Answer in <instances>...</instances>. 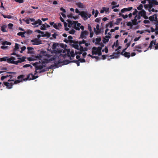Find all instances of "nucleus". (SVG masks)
I'll return each instance as SVG.
<instances>
[{"mask_svg": "<svg viewBox=\"0 0 158 158\" xmlns=\"http://www.w3.org/2000/svg\"><path fill=\"white\" fill-rule=\"evenodd\" d=\"M146 13L142 9L138 12V14L141 17H143L145 19H148V17L146 15Z\"/></svg>", "mask_w": 158, "mask_h": 158, "instance_id": "39448f33", "label": "nucleus"}, {"mask_svg": "<svg viewBox=\"0 0 158 158\" xmlns=\"http://www.w3.org/2000/svg\"><path fill=\"white\" fill-rule=\"evenodd\" d=\"M138 12V11L136 9H135V11L133 12L132 15H136V13Z\"/></svg>", "mask_w": 158, "mask_h": 158, "instance_id": "774afa93", "label": "nucleus"}, {"mask_svg": "<svg viewBox=\"0 0 158 158\" xmlns=\"http://www.w3.org/2000/svg\"><path fill=\"white\" fill-rule=\"evenodd\" d=\"M1 30L3 32H7V31L6 30V29L7 27V26L6 25H3L1 27Z\"/></svg>", "mask_w": 158, "mask_h": 158, "instance_id": "5701e85b", "label": "nucleus"}, {"mask_svg": "<svg viewBox=\"0 0 158 158\" xmlns=\"http://www.w3.org/2000/svg\"><path fill=\"white\" fill-rule=\"evenodd\" d=\"M15 1L18 2L20 3H22L23 2V0H15Z\"/></svg>", "mask_w": 158, "mask_h": 158, "instance_id": "69168bd1", "label": "nucleus"}, {"mask_svg": "<svg viewBox=\"0 0 158 158\" xmlns=\"http://www.w3.org/2000/svg\"><path fill=\"white\" fill-rule=\"evenodd\" d=\"M19 44H18L16 43L15 44V48L14 49V51H16L18 50L19 49Z\"/></svg>", "mask_w": 158, "mask_h": 158, "instance_id": "c756f323", "label": "nucleus"}, {"mask_svg": "<svg viewBox=\"0 0 158 158\" xmlns=\"http://www.w3.org/2000/svg\"><path fill=\"white\" fill-rule=\"evenodd\" d=\"M104 51L106 53H107L108 52V50L107 47H106L105 48L104 50L103 49L102 50V52H104Z\"/></svg>", "mask_w": 158, "mask_h": 158, "instance_id": "e2e57ef3", "label": "nucleus"}, {"mask_svg": "<svg viewBox=\"0 0 158 158\" xmlns=\"http://www.w3.org/2000/svg\"><path fill=\"white\" fill-rule=\"evenodd\" d=\"M25 76L23 75H21L19 76L17 78L18 79H22V80H23V79H24L23 78Z\"/></svg>", "mask_w": 158, "mask_h": 158, "instance_id": "603ef678", "label": "nucleus"}, {"mask_svg": "<svg viewBox=\"0 0 158 158\" xmlns=\"http://www.w3.org/2000/svg\"><path fill=\"white\" fill-rule=\"evenodd\" d=\"M9 77V75H6V76H2L1 77V79L2 81H3L5 78H7V77Z\"/></svg>", "mask_w": 158, "mask_h": 158, "instance_id": "3c124183", "label": "nucleus"}, {"mask_svg": "<svg viewBox=\"0 0 158 158\" xmlns=\"http://www.w3.org/2000/svg\"><path fill=\"white\" fill-rule=\"evenodd\" d=\"M58 35V34L56 32L54 33L52 35V36L54 39L56 38V36Z\"/></svg>", "mask_w": 158, "mask_h": 158, "instance_id": "680f3d73", "label": "nucleus"}, {"mask_svg": "<svg viewBox=\"0 0 158 158\" xmlns=\"http://www.w3.org/2000/svg\"><path fill=\"white\" fill-rule=\"evenodd\" d=\"M31 42L32 43V44L34 45H38L41 44V41L36 39L33 40H31Z\"/></svg>", "mask_w": 158, "mask_h": 158, "instance_id": "9b49d317", "label": "nucleus"}, {"mask_svg": "<svg viewBox=\"0 0 158 158\" xmlns=\"http://www.w3.org/2000/svg\"><path fill=\"white\" fill-rule=\"evenodd\" d=\"M109 27L110 28H111V27H112V26H113V23H112V22H111V21L110 22L108 23V24H107L106 25V27H108L109 26Z\"/></svg>", "mask_w": 158, "mask_h": 158, "instance_id": "09e8293b", "label": "nucleus"}, {"mask_svg": "<svg viewBox=\"0 0 158 158\" xmlns=\"http://www.w3.org/2000/svg\"><path fill=\"white\" fill-rule=\"evenodd\" d=\"M66 21L69 23V24H68V27H72V21L69 19L67 20Z\"/></svg>", "mask_w": 158, "mask_h": 158, "instance_id": "ea45409f", "label": "nucleus"}, {"mask_svg": "<svg viewBox=\"0 0 158 158\" xmlns=\"http://www.w3.org/2000/svg\"><path fill=\"white\" fill-rule=\"evenodd\" d=\"M120 52L118 51L116 52H114L112 55H111L110 56H114V57L111 58V59L113 58L114 57L118 58L120 56Z\"/></svg>", "mask_w": 158, "mask_h": 158, "instance_id": "f8f14e48", "label": "nucleus"}, {"mask_svg": "<svg viewBox=\"0 0 158 158\" xmlns=\"http://www.w3.org/2000/svg\"><path fill=\"white\" fill-rule=\"evenodd\" d=\"M87 41L84 40H83L81 41H79V45H81L82 44H84Z\"/></svg>", "mask_w": 158, "mask_h": 158, "instance_id": "de8ad7c7", "label": "nucleus"}, {"mask_svg": "<svg viewBox=\"0 0 158 158\" xmlns=\"http://www.w3.org/2000/svg\"><path fill=\"white\" fill-rule=\"evenodd\" d=\"M26 59V57L24 56H23L22 58L18 57V59H19V60L17 61H16V65H18L19 63H21L22 62H24L25 61V59Z\"/></svg>", "mask_w": 158, "mask_h": 158, "instance_id": "ddd939ff", "label": "nucleus"}, {"mask_svg": "<svg viewBox=\"0 0 158 158\" xmlns=\"http://www.w3.org/2000/svg\"><path fill=\"white\" fill-rule=\"evenodd\" d=\"M75 31H76L75 30H74L73 29H72L71 30H70L69 31V33L70 34H74V33H75Z\"/></svg>", "mask_w": 158, "mask_h": 158, "instance_id": "5fc2aeb1", "label": "nucleus"}, {"mask_svg": "<svg viewBox=\"0 0 158 158\" xmlns=\"http://www.w3.org/2000/svg\"><path fill=\"white\" fill-rule=\"evenodd\" d=\"M13 59L12 58L11 56L10 58L9 57L7 59V62L9 63H10L11 64H15L16 65V61H14L13 60Z\"/></svg>", "mask_w": 158, "mask_h": 158, "instance_id": "dca6fc26", "label": "nucleus"}, {"mask_svg": "<svg viewBox=\"0 0 158 158\" xmlns=\"http://www.w3.org/2000/svg\"><path fill=\"white\" fill-rule=\"evenodd\" d=\"M134 48L135 49L133 51H136L139 52H142V51L141 50H139V49H142V44H139L138 45H136L135 46Z\"/></svg>", "mask_w": 158, "mask_h": 158, "instance_id": "1a4fd4ad", "label": "nucleus"}, {"mask_svg": "<svg viewBox=\"0 0 158 158\" xmlns=\"http://www.w3.org/2000/svg\"><path fill=\"white\" fill-rule=\"evenodd\" d=\"M13 25L12 23H10L8 24V27L9 28L12 29V27H13Z\"/></svg>", "mask_w": 158, "mask_h": 158, "instance_id": "052dcab7", "label": "nucleus"}, {"mask_svg": "<svg viewBox=\"0 0 158 158\" xmlns=\"http://www.w3.org/2000/svg\"><path fill=\"white\" fill-rule=\"evenodd\" d=\"M156 40H154V42L153 43V44L156 46L155 47V48L156 50H157L158 49V43L156 44Z\"/></svg>", "mask_w": 158, "mask_h": 158, "instance_id": "a19ab883", "label": "nucleus"}, {"mask_svg": "<svg viewBox=\"0 0 158 158\" xmlns=\"http://www.w3.org/2000/svg\"><path fill=\"white\" fill-rule=\"evenodd\" d=\"M42 26L40 27V29L42 30H45L46 29V27L45 24H43L41 25Z\"/></svg>", "mask_w": 158, "mask_h": 158, "instance_id": "72a5a7b5", "label": "nucleus"}, {"mask_svg": "<svg viewBox=\"0 0 158 158\" xmlns=\"http://www.w3.org/2000/svg\"><path fill=\"white\" fill-rule=\"evenodd\" d=\"M88 29L91 32L92 31V28L91 26L89 24H88Z\"/></svg>", "mask_w": 158, "mask_h": 158, "instance_id": "338daca9", "label": "nucleus"}, {"mask_svg": "<svg viewBox=\"0 0 158 158\" xmlns=\"http://www.w3.org/2000/svg\"><path fill=\"white\" fill-rule=\"evenodd\" d=\"M44 68L41 69L40 71H38V72L39 73H43L45 72V71H47L48 70V69H49V68H48L47 67H44Z\"/></svg>", "mask_w": 158, "mask_h": 158, "instance_id": "aec40b11", "label": "nucleus"}, {"mask_svg": "<svg viewBox=\"0 0 158 158\" xmlns=\"http://www.w3.org/2000/svg\"><path fill=\"white\" fill-rule=\"evenodd\" d=\"M144 7L145 9H148V11H150V9L152 8L151 6H150V2H148V4H145L144 5Z\"/></svg>", "mask_w": 158, "mask_h": 158, "instance_id": "6ab92c4d", "label": "nucleus"}, {"mask_svg": "<svg viewBox=\"0 0 158 158\" xmlns=\"http://www.w3.org/2000/svg\"><path fill=\"white\" fill-rule=\"evenodd\" d=\"M102 9H104V11H106V12H107L109 10V8L103 7Z\"/></svg>", "mask_w": 158, "mask_h": 158, "instance_id": "0e129e2a", "label": "nucleus"}, {"mask_svg": "<svg viewBox=\"0 0 158 158\" xmlns=\"http://www.w3.org/2000/svg\"><path fill=\"white\" fill-rule=\"evenodd\" d=\"M71 62V61L69 60H66L64 61V63L65 64H67Z\"/></svg>", "mask_w": 158, "mask_h": 158, "instance_id": "864d4df0", "label": "nucleus"}, {"mask_svg": "<svg viewBox=\"0 0 158 158\" xmlns=\"http://www.w3.org/2000/svg\"><path fill=\"white\" fill-rule=\"evenodd\" d=\"M154 40H153L150 43V44H149V46L148 48H147V50H148V49L149 48H150V49H151L152 48V45H153V43L154 42Z\"/></svg>", "mask_w": 158, "mask_h": 158, "instance_id": "4c0bfd02", "label": "nucleus"}, {"mask_svg": "<svg viewBox=\"0 0 158 158\" xmlns=\"http://www.w3.org/2000/svg\"><path fill=\"white\" fill-rule=\"evenodd\" d=\"M45 66L43 65H39L38 64L36 65L35 66V73L34 74L35 75L36 74V73H38L37 71L38 70H41L43 69L44 67H45Z\"/></svg>", "mask_w": 158, "mask_h": 158, "instance_id": "6e6552de", "label": "nucleus"}, {"mask_svg": "<svg viewBox=\"0 0 158 158\" xmlns=\"http://www.w3.org/2000/svg\"><path fill=\"white\" fill-rule=\"evenodd\" d=\"M80 48H79L78 50H80V51H81L82 52H84L83 47V46H81V45H80Z\"/></svg>", "mask_w": 158, "mask_h": 158, "instance_id": "bf43d9fd", "label": "nucleus"}, {"mask_svg": "<svg viewBox=\"0 0 158 158\" xmlns=\"http://www.w3.org/2000/svg\"><path fill=\"white\" fill-rule=\"evenodd\" d=\"M157 15L156 14H155L153 15L150 16L148 19L151 21H154L155 19H157Z\"/></svg>", "mask_w": 158, "mask_h": 158, "instance_id": "f3484780", "label": "nucleus"}, {"mask_svg": "<svg viewBox=\"0 0 158 158\" xmlns=\"http://www.w3.org/2000/svg\"><path fill=\"white\" fill-rule=\"evenodd\" d=\"M72 27L73 28L77 30H79V27L81 25L80 23H78L77 21H72L71 23Z\"/></svg>", "mask_w": 158, "mask_h": 158, "instance_id": "20e7f679", "label": "nucleus"}, {"mask_svg": "<svg viewBox=\"0 0 158 158\" xmlns=\"http://www.w3.org/2000/svg\"><path fill=\"white\" fill-rule=\"evenodd\" d=\"M143 6L142 4H140L139 6L137 7V9L138 10H142L143 9Z\"/></svg>", "mask_w": 158, "mask_h": 158, "instance_id": "79ce46f5", "label": "nucleus"}, {"mask_svg": "<svg viewBox=\"0 0 158 158\" xmlns=\"http://www.w3.org/2000/svg\"><path fill=\"white\" fill-rule=\"evenodd\" d=\"M24 32H25L26 33H27L28 35H31L32 33V31L31 30H27L26 31H24Z\"/></svg>", "mask_w": 158, "mask_h": 158, "instance_id": "58836bf2", "label": "nucleus"}, {"mask_svg": "<svg viewBox=\"0 0 158 158\" xmlns=\"http://www.w3.org/2000/svg\"><path fill=\"white\" fill-rule=\"evenodd\" d=\"M26 34V32L24 31L23 32H20L17 33V35L19 36H21L22 37H24L25 36L24 35Z\"/></svg>", "mask_w": 158, "mask_h": 158, "instance_id": "393cba45", "label": "nucleus"}, {"mask_svg": "<svg viewBox=\"0 0 158 158\" xmlns=\"http://www.w3.org/2000/svg\"><path fill=\"white\" fill-rule=\"evenodd\" d=\"M2 45L5 46V45H10L11 44V43L10 42H8L7 41H5L3 42L2 43Z\"/></svg>", "mask_w": 158, "mask_h": 158, "instance_id": "2f4dec72", "label": "nucleus"}, {"mask_svg": "<svg viewBox=\"0 0 158 158\" xmlns=\"http://www.w3.org/2000/svg\"><path fill=\"white\" fill-rule=\"evenodd\" d=\"M94 30L96 35H98L101 32V30H97V31H96L95 28H94Z\"/></svg>", "mask_w": 158, "mask_h": 158, "instance_id": "7c9ffc66", "label": "nucleus"}, {"mask_svg": "<svg viewBox=\"0 0 158 158\" xmlns=\"http://www.w3.org/2000/svg\"><path fill=\"white\" fill-rule=\"evenodd\" d=\"M79 15L81 16L84 20H87L88 18H90L91 16V14L88 13L87 12L84 11H81Z\"/></svg>", "mask_w": 158, "mask_h": 158, "instance_id": "7ed1b4c3", "label": "nucleus"}, {"mask_svg": "<svg viewBox=\"0 0 158 158\" xmlns=\"http://www.w3.org/2000/svg\"><path fill=\"white\" fill-rule=\"evenodd\" d=\"M95 44H98L100 45L101 47H103L104 46V44L102 43H98L97 42H96L95 43Z\"/></svg>", "mask_w": 158, "mask_h": 158, "instance_id": "8fccbe9b", "label": "nucleus"}, {"mask_svg": "<svg viewBox=\"0 0 158 158\" xmlns=\"http://www.w3.org/2000/svg\"><path fill=\"white\" fill-rule=\"evenodd\" d=\"M57 57V56H54L51 58V60H53L54 61V64L51 65L49 69L57 68L62 64V62L60 60H59L58 61L56 60V59Z\"/></svg>", "mask_w": 158, "mask_h": 158, "instance_id": "f03ea898", "label": "nucleus"}, {"mask_svg": "<svg viewBox=\"0 0 158 158\" xmlns=\"http://www.w3.org/2000/svg\"><path fill=\"white\" fill-rule=\"evenodd\" d=\"M76 5L79 8H84L85 7V6L84 5L83 3L80 2H77L76 4Z\"/></svg>", "mask_w": 158, "mask_h": 158, "instance_id": "a211bd4d", "label": "nucleus"}, {"mask_svg": "<svg viewBox=\"0 0 158 158\" xmlns=\"http://www.w3.org/2000/svg\"><path fill=\"white\" fill-rule=\"evenodd\" d=\"M94 47L92 48V53L93 55H97L98 52V51L97 50H94Z\"/></svg>", "mask_w": 158, "mask_h": 158, "instance_id": "c9c22d12", "label": "nucleus"}, {"mask_svg": "<svg viewBox=\"0 0 158 158\" xmlns=\"http://www.w3.org/2000/svg\"><path fill=\"white\" fill-rule=\"evenodd\" d=\"M118 45V40H117L116 42H115L114 43V44L112 46V47H113L114 46H115V47H117Z\"/></svg>", "mask_w": 158, "mask_h": 158, "instance_id": "c03bdc74", "label": "nucleus"}, {"mask_svg": "<svg viewBox=\"0 0 158 158\" xmlns=\"http://www.w3.org/2000/svg\"><path fill=\"white\" fill-rule=\"evenodd\" d=\"M51 36V34L48 32H47L45 33L44 35H42L41 36L42 37H47L48 38L49 37Z\"/></svg>", "mask_w": 158, "mask_h": 158, "instance_id": "c85d7f7f", "label": "nucleus"}, {"mask_svg": "<svg viewBox=\"0 0 158 158\" xmlns=\"http://www.w3.org/2000/svg\"><path fill=\"white\" fill-rule=\"evenodd\" d=\"M30 21L31 22H34L32 23L31 24L32 25H36L38 24L39 25H41L42 21L40 19H38L37 20L35 21V20L34 18H30Z\"/></svg>", "mask_w": 158, "mask_h": 158, "instance_id": "423d86ee", "label": "nucleus"}, {"mask_svg": "<svg viewBox=\"0 0 158 158\" xmlns=\"http://www.w3.org/2000/svg\"><path fill=\"white\" fill-rule=\"evenodd\" d=\"M132 23L131 22H128L127 23V25L128 26H130L131 27V28H132Z\"/></svg>", "mask_w": 158, "mask_h": 158, "instance_id": "49530a36", "label": "nucleus"}, {"mask_svg": "<svg viewBox=\"0 0 158 158\" xmlns=\"http://www.w3.org/2000/svg\"><path fill=\"white\" fill-rule=\"evenodd\" d=\"M132 8L133 7H129L127 8H125L122 9L121 10V13H123L125 12L131 10L132 9Z\"/></svg>", "mask_w": 158, "mask_h": 158, "instance_id": "2eb2a0df", "label": "nucleus"}, {"mask_svg": "<svg viewBox=\"0 0 158 158\" xmlns=\"http://www.w3.org/2000/svg\"><path fill=\"white\" fill-rule=\"evenodd\" d=\"M73 47L75 49L79 50V46L78 44H74L73 45Z\"/></svg>", "mask_w": 158, "mask_h": 158, "instance_id": "a18cd8bd", "label": "nucleus"}, {"mask_svg": "<svg viewBox=\"0 0 158 158\" xmlns=\"http://www.w3.org/2000/svg\"><path fill=\"white\" fill-rule=\"evenodd\" d=\"M150 6L152 8L154 5H158V2L157 0H149Z\"/></svg>", "mask_w": 158, "mask_h": 158, "instance_id": "9d476101", "label": "nucleus"}, {"mask_svg": "<svg viewBox=\"0 0 158 158\" xmlns=\"http://www.w3.org/2000/svg\"><path fill=\"white\" fill-rule=\"evenodd\" d=\"M58 45V44L57 43H54L53 44L52 46V48L53 50L54 51H56V52H55V53H56V51L55 49H56L57 46Z\"/></svg>", "mask_w": 158, "mask_h": 158, "instance_id": "b1692460", "label": "nucleus"}, {"mask_svg": "<svg viewBox=\"0 0 158 158\" xmlns=\"http://www.w3.org/2000/svg\"><path fill=\"white\" fill-rule=\"evenodd\" d=\"M122 20V19L121 18H118L116 19V21L115 23V24L116 25H119L120 23V22Z\"/></svg>", "mask_w": 158, "mask_h": 158, "instance_id": "cd10ccee", "label": "nucleus"}, {"mask_svg": "<svg viewBox=\"0 0 158 158\" xmlns=\"http://www.w3.org/2000/svg\"><path fill=\"white\" fill-rule=\"evenodd\" d=\"M137 15H136L135 17V18L134 19H131V21H132V24L133 25H137L138 23L137 22Z\"/></svg>", "mask_w": 158, "mask_h": 158, "instance_id": "412c9836", "label": "nucleus"}, {"mask_svg": "<svg viewBox=\"0 0 158 158\" xmlns=\"http://www.w3.org/2000/svg\"><path fill=\"white\" fill-rule=\"evenodd\" d=\"M31 78L30 79H31L32 80H34L38 77V76H35L34 75L32 74L31 75Z\"/></svg>", "mask_w": 158, "mask_h": 158, "instance_id": "37998d69", "label": "nucleus"}, {"mask_svg": "<svg viewBox=\"0 0 158 158\" xmlns=\"http://www.w3.org/2000/svg\"><path fill=\"white\" fill-rule=\"evenodd\" d=\"M2 15L4 18L11 19L12 17V16L10 15H6L2 14Z\"/></svg>", "mask_w": 158, "mask_h": 158, "instance_id": "e433bc0d", "label": "nucleus"}, {"mask_svg": "<svg viewBox=\"0 0 158 158\" xmlns=\"http://www.w3.org/2000/svg\"><path fill=\"white\" fill-rule=\"evenodd\" d=\"M102 40L101 38V37H99V38H96L95 40L97 41L96 42L98 43H99Z\"/></svg>", "mask_w": 158, "mask_h": 158, "instance_id": "4d7b16f0", "label": "nucleus"}, {"mask_svg": "<svg viewBox=\"0 0 158 158\" xmlns=\"http://www.w3.org/2000/svg\"><path fill=\"white\" fill-rule=\"evenodd\" d=\"M32 73H30L27 76V77L25 79H23V81H26L27 80H31V79H30L31 78V75H32Z\"/></svg>", "mask_w": 158, "mask_h": 158, "instance_id": "4be33fe9", "label": "nucleus"}, {"mask_svg": "<svg viewBox=\"0 0 158 158\" xmlns=\"http://www.w3.org/2000/svg\"><path fill=\"white\" fill-rule=\"evenodd\" d=\"M9 57L8 56H4L0 58V60L1 61H7V59Z\"/></svg>", "mask_w": 158, "mask_h": 158, "instance_id": "473e14b6", "label": "nucleus"}, {"mask_svg": "<svg viewBox=\"0 0 158 158\" xmlns=\"http://www.w3.org/2000/svg\"><path fill=\"white\" fill-rule=\"evenodd\" d=\"M81 63H84L85 62V60L84 58H80L78 60Z\"/></svg>", "mask_w": 158, "mask_h": 158, "instance_id": "13d9d810", "label": "nucleus"}, {"mask_svg": "<svg viewBox=\"0 0 158 158\" xmlns=\"http://www.w3.org/2000/svg\"><path fill=\"white\" fill-rule=\"evenodd\" d=\"M22 81V80H16L14 81V79H9L8 80V82H4L3 83L8 89H10L12 88L14 84H16Z\"/></svg>", "mask_w": 158, "mask_h": 158, "instance_id": "f257e3e1", "label": "nucleus"}, {"mask_svg": "<svg viewBox=\"0 0 158 158\" xmlns=\"http://www.w3.org/2000/svg\"><path fill=\"white\" fill-rule=\"evenodd\" d=\"M47 54L46 51H41L40 52V54L39 56H37L36 58H38L39 57H42V56H46Z\"/></svg>", "mask_w": 158, "mask_h": 158, "instance_id": "4468645a", "label": "nucleus"}, {"mask_svg": "<svg viewBox=\"0 0 158 158\" xmlns=\"http://www.w3.org/2000/svg\"><path fill=\"white\" fill-rule=\"evenodd\" d=\"M73 38V37L71 35L69 36L68 37V40L70 43H75V42H74V41L72 40Z\"/></svg>", "mask_w": 158, "mask_h": 158, "instance_id": "a878e982", "label": "nucleus"}, {"mask_svg": "<svg viewBox=\"0 0 158 158\" xmlns=\"http://www.w3.org/2000/svg\"><path fill=\"white\" fill-rule=\"evenodd\" d=\"M89 34V32L87 31H82L80 35V37L82 39H86V36Z\"/></svg>", "mask_w": 158, "mask_h": 158, "instance_id": "0eeeda50", "label": "nucleus"}, {"mask_svg": "<svg viewBox=\"0 0 158 158\" xmlns=\"http://www.w3.org/2000/svg\"><path fill=\"white\" fill-rule=\"evenodd\" d=\"M103 40V43L105 44L106 43H107L109 41V39H106L105 38H104Z\"/></svg>", "mask_w": 158, "mask_h": 158, "instance_id": "6e6d98bb", "label": "nucleus"}, {"mask_svg": "<svg viewBox=\"0 0 158 158\" xmlns=\"http://www.w3.org/2000/svg\"><path fill=\"white\" fill-rule=\"evenodd\" d=\"M124 56L129 58L130 57L131 55L130 52H124Z\"/></svg>", "mask_w": 158, "mask_h": 158, "instance_id": "bb28decb", "label": "nucleus"}, {"mask_svg": "<svg viewBox=\"0 0 158 158\" xmlns=\"http://www.w3.org/2000/svg\"><path fill=\"white\" fill-rule=\"evenodd\" d=\"M102 49V48L101 47H98V48L96 47H94V50H97L98 51H101Z\"/></svg>", "mask_w": 158, "mask_h": 158, "instance_id": "f704fd0d", "label": "nucleus"}]
</instances>
